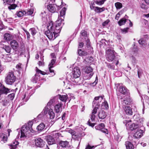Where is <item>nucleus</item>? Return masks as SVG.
Returning <instances> with one entry per match:
<instances>
[{
  "instance_id": "obj_1",
  "label": "nucleus",
  "mask_w": 149,
  "mask_h": 149,
  "mask_svg": "<svg viewBox=\"0 0 149 149\" xmlns=\"http://www.w3.org/2000/svg\"><path fill=\"white\" fill-rule=\"evenodd\" d=\"M56 24H54L52 21H50L47 24L48 30L45 32V34L48 38L50 40H54L58 35V34L61 31L62 24H64L62 21L63 19L58 18Z\"/></svg>"
},
{
  "instance_id": "obj_2",
  "label": "nucleus",
  "mask_w": 149,
  "mask_h": 149,
  "mask_svg": "<svg viewBox=\"0 0 149 149\" xmlns=\"http://www.w3.org/2000/svg\"><path fill=\"white\" fill-rule=\"evenodd\" d=\"M16 77L14 75L13 72L12 71L9 72L5 78L6 82L8 84L12 85L15 81Z\"/></svg>"
},
{
  "instance_id": "obj_3",
  "label": "nucleus",
  "mask_w": 149,
  "mask_h": 149,
  "mask_svg": "<svg viewBox=\"0 0 149 149\" xmlns=\"http://www.w3.org/2000/svg\"><path fill=\"white\" fill-rule=\"evenodd\" d=\"M144 132L143 130H138L133 136H129L128 139L129 140L134 141L136 143L135 139L140 138L143 135V133Z\"/></svg>"
},
{
  "instance_id": "obj_4",
  "label": "nucleus",
  "mask_w": 149,
  "mask_h": 149,
  "mask_svg": "<svg viewBox=\"0 0 149 149\" xmlns=\"http://www.w3.org/2000/svg\"><path fill=\"white\" fill-rule=\"evenodd\" d=\"M81 35L84 38L85 40L86 41V50H90L91 52L92 48L91 46L90 40L88 38L87 36V32L85 30H82L81 32Z\"/></svg>"
},
{
  "instance_id": "obj_5",
  "label": "nucleus",
  "mask_w": 149,
  "mask_h": 149,
  "mask_svg": "<svg viewBox=\"0 0 149 149\" xmlns=\"http://www.w3.org/2000/svg\"><path fill=\"white\" fill-rule=\"evenodd\" d=\"M32 130H30L27 127V125H23L22 127L21 130V135L20 138L26 137L28 134L30 132L33 133Z\"/></svg>"
},
{
  "instance_id": "obj_6",
  "label": "nucleus",
  "mask_w": 149,
  "mask_h": 149,
  "mask_svg": "<svg viewBox=\"0 0 149 149\" xmlns=\"http://www.w3.org/2000/svg\"><path fill=\"white\" fill-rule=\"evenodd\" d=\"M106 52L107 60L109 62L112 61L115 57L114 54V51L109 49L106 50Z\"/></svg>"
},
{
  "instance_id": "obj_7",
  "label": "nucleus",
  "mask_w": 149,
  "mask_h": 149,
  "mask_svg": "<svg viewBox=\"0 0 149 149\" xmlns=\"http://www.w3.org/2000/svg\"><path fill=\"white\" fill-rule=\"evenodd\" d=\"M61 8V6H58L55 4H49L47 6V8L49 11L52 13L57 12Z\"/></svg>"
},
{
  "instance_id": "obj_8",
  "label": "nucleus",
  "mask_w": 149,
  "mask_h": 149,
  "mask_svg": "<svg viewBox=\"0 0 149 149\" xmlns=\"http://www.w3.org/2000/svg\"><path fill=\"white\" fill-rule=\"evenodd\" d=\"M131 122V120L126 121V124L125 125L127 128H129L131 130H133L139 127L137 124L134 123L131 124L129 123L130 122Z\"/></svg>"
},
{
  "instance_id": "obj_9",
  "label": "nucleus",
  "mask_w": 149,
  "mask_h": 149,
  "mask_svg": "<svg viewBox=\"0 0 149 149\" xmlns=\"http://www.w3.org/2000/svg\"><path fill=\"white\" fill-rule=\"evenodd\" d=\"M85 72L87 74L86 76H88L87 79H90L93 75V73L92 72L93 69L90 66H87L85 68Z\"/></svg>"
},
{
  "instance_id": "obj_10",
  "label": "nucleus",
  "mask_w": 149,
  "mask_h": 149,
  "mask_svg": "<svg viewBox=\"0 0 149 149\" xmlns=\"http://www.w3.org/2000/svg\"><path fill=\"white\" fill-rule=\"evenodd\" d=\"M36 146L40 148L43 147L45 144V142L40 138H37L35 140Z\"/></svg>"
},
{
  "instance_id": "obj_11",
  "label": "nucleus",
  "mask_w": 149,
  "mask_h": 149,
  "mask_svg": "<svg viewBox=\"0 0 149 149\" xmlns=\"http://www.w3.org/2000/svg\"><path fill=\"white\" fill-rule=\"evenodd\" d=\"M46 139L47 143L49 146L57 143V141L55 139L50 135L46 136Z\"/></svg>"
},
{
  "instance_id": "obj_12",
  "label": "nucleus",
  "mask_w": 149,
  "mask_h": 149,
  "mask_svg": "<svg viewBox=\"0 0 149 149\" xmlns=\"http://www.w3.org/2000/svg\"><path fill=\"white\" fill-rule=\"evenodd\" d=\"M99 107L100 104H97L96 105V106L95 105L92 111L90 118L91 121L92 122L95 121V114L97 113V109H99Z\"/></svg>"
},
{
  "instance_id": "obj_13",
  "label": "nucleus",
  "mask_w": 149,
  "mask_h": 149,
  "mask_svg": "<svg viewBox=\"0 0 149 149\" xmlns=\"http://www.w3.org/2000/svg\"><path fill=\"white\" fill-rule=\"evenodd\" d=\"M72 74L73 77H79L81 74L80 70L78 67H75L73 70Z\"/></svg>"
},
{
  "instance_id": "obj_14",
  "label": "nucleus",
  "mask_w": 149,
  "mask_h": 149,
  "mask_svg": "<svg viewBox=\"0 0 149 149\" xmlns=\"http://www.w3.org/2000/svg\"><path fill=\"white\" fill-rule=\"evenodd\" d=\"M119 91L124 95H128L130 94L128 90L125 86H120L119 88Z\"/></svg>"
},
{
  "instance_id": "obj_15",
  "label": "nucleus",
  "mask_w": 149,
  "mask_h": 149,
  "mask_svg": "<svg viewBox=\"0 0 149 149\" xmlns=\"http://www.w3.org/2000/svg\"><path fill=\"white\" fill-rule=\"evenodd\" d=\"M62 105L61 104L59 103L56 104L55 106V111L56 113L57 116L59 115V113H61L62 111Z\"/></svg>"
},
{
  "instance_id": "obj_16",
  "label": "nucleus",
  "mask_w": 149,
  "mask_h": 149,
  "mask_svg": "<svg viewBox=\"0 0 149 149\" xmlns=\"http://www.w3.org/2000/svg\"><path fill=\"white\" fill-rule=\"evenodd\" d=\"M103 97L102 96H99L96 97H95L94 99L95 100L97 101H97L95 102V101H93V107H95V105L96 106V105L98 104L100 105V104L99 102L100 101L101 102V100H103Z\"/></svg>"
},
{
  "instance_id": "obj_17",
  "label": "nucleus",
  "mask_w": 149,
  "mask_h": 149,
  "mask_svg": "<svg viewBox=\"0 0 149 149\" xmlns=\"http://www.w3.org/2000/svg\"><path fill=\"white\" fill-rule=\"evenodd\" d=\"M10 89L5 87L4 86H3L1 88H0V95L2 94H7L10 92Z\"/></svg>"
},
{
  "instance_id": "obj_18",
  "label": "nucleus",
  "mask_w": 149,
  "mask_h": 149,
  "mask_svg": "<svg viewBox=\"0 0 149 149\" xmlns=\"http://www.w3.org/2000/svg\"><path fill=\"white\" fill-rule=\"evenodd\" d=\"M129 95H127V96L122 101V104L123 106H125L126 104H129L132 101V99Z\"/></svg>"
},
{
  "instance_id": "obj_19",
  "label": "nucleus",
  "mask_w": 149,
  "mask_h": 149,
  "mask_svg": "<svg viewBox=\"0 0 149 149\" xmlns=\"http://www.w3.org/2000/svg\"><path fill=\"white\" fill-rule=\"evenodd\" d=\"M123 108L125 114L127 115H132V111L131 108L129 106L123 107Z\"/></svg>"
},
{
  "instance_id": "obj_20",
  "label": "nucleus",
  "mask_w": 149,
  "mask_h": 149,
  "mask_svg": "<svg viewBox=\"0 0 149 149\" xmlns=\"http://www.w3.org/2000/svg\"><path fill=\"white\" fill-rule=\"evenodd\" d=\"M10 45L13 49L16 51L18 47V45L17 42L15 40H13L10 42Z\"/></svg>"
},
{
  "instance_id": "obj_21",
  "label": "nucleus",
  "mask_w": 149,
  "mask_h": 149,
  "mask_svg": "<svg viewBox=\"0 0 149 149\" xmlns=\"http://www.w3.org/2000/svg\"><path fill=\"white\" fill-rule=\"evenodd\" d=\"M2 58L3 60L6 62H9L12 61V59L10 54L6 55H3Z\"/></svg>"
},
{
  "instance_id": "obj_22",
  "label": "nucleus",
  "mask_w": 149,
  "mask_h": 149,
  "mask_svg": "<svg viewBox=\"0 0 149 149\" xmlns=\"http://www.w3.org/2000/svg\"><path fill=\"white\" fill-rule=\"evenodd\" d=\"M125 145L126 149H134V145L130 141H126L125 143Z\"/></svg>"
},
{
  "instance_id": "obj_23",
  "label": "nucleus",
  "mask_w": 149,
  "mask_h": 149,
  "mask_svg": "<svg viewBox=\"0 0 149 149\" xmlns=\"http://www.w3.org/2000/svg\"><path fill=\"white\" fill-rule=\"evenodd\" d=\"M59 145L63 148H65L69 147V142L67 141H61L59 143Z\"/></svg>"
},
{
  "instance_id": "obj_24",
  "label": "nucleus",
  "mask_w": 149,
  "mask_h": 149,
  "mask_svg": "<svg viewBox=\"0 0 149 149\" xmlns=\"http://www.w3.org/2000/svg\"><path fill=\"white\" fill-rule=\"evenodd\" d=\"M98 117L100 119H104L107 116V115L104 111L102 110L99 111L98 114Z\"/></svg>"
},
{
  "instance_id": "obj_25",
  "label": "nucleus",
  "mask_w": 149,
  "mask_h": 149,
  "mask_svg": "<svg viewBox=\"0 0 149 149\" xmlns=\"http://www.w3.org/2000/svg\"><path fill=\"white\" fill-rule=\"evenodd\" d=\"M0 46L1 47L4 49L7 53H9L10 52L11 48L9 46L4 45H1Z\"/></svg>"
},
{
  "instance_id": "obj_26",
  "label": "nucleus",
  "mask_w": 149,
  "mask_h": 149,
  "mask_svg": "<svg viewBox=\"0 0 149 149\" xmlns=\"http://www.w3.org/2000/svg\"><path fill=\"white\" fill-rule=\"evenodd\" d=\"M48 110V108L46 107L41 113L38 116V117L39 118L42 117L47 113Z\"/></svg>"
},
{
  "instance_id": "obj_27",
  "label": "nucleus",
  "mask_w": 149,
  "mask_h": 149,
  "mask_svg": "<svg viewBox=\"0 0 149 149\" xmlns=\"http://www.w3.org/2000/svg\"><path fill=\"white\" fill-rule=\"evenodd\" d=\"M58 96L59 99L61 101L65 102H66V100L68 98V95L67 94L64 95H59Z\"/></svg>"
},
{
  "instance_id": "obj_28",
  "label": "nucleus",
  "mask_w": 149,
  "mask_h": 149,
  "mask_svg": "<svg viewBox=\"0 0 149 149\" xmlns=\"http://www.w3.org/2000/svg\"><path fill=\"white\" fill-rule=\"evenodd\" d=\"M78 54L80 56H86L88 53L84 51H83L81 49H79L78 50Z\"/></svg>"
},
{
  "instance_id": "obj_29",
  "label": "nucleus",
  "mask_w": 149,
  "mask_h": 149,
  "mask_svg": "<svg viewBox=\"0 0 149 149\" xmlns=\"http://www.w3.org/2000/svg\"><path fill=\"white\" fill-rule=\"evenodd\" d=\"M105 8L104 7L102 8L96 6L95 9H94L95 11L98 13H100L105 10Z\"/></svg>"
},
{
  "instance_id": "obj_30",
  "label": "nucleus",
  "mask_w": 149,
  "mask_h": 149,
  "mask_svg": "<svg viewBox=\"0 0 149 149\" xmlns=\"http://www.w3.org/2000/svg\"><path fill=\"white\" fill-rule=\"evenodd\" d=\"M66 10V8L65 7L63 8L60 11V16L59 15L58 18L59 17L60 19H61V17H63L65 15Z\"/></svg>"
},
{
  "instance_id": "obj_31",
  "label": "nucleus",
  "mask_w": 149,
  "mask_h": 149,
  "mask_svg": "<svg viewBox=\"0 0 149 149\" xmlns=\"http://www.w3.org/2000/svg\"><path fill=\"white\" fill-rule=\"evenodd\" d=\"M14 142L13 144H9L8 145L10 146V149H15L17 147V145L18 144V143L17 141Z\"/></svg>"
},
{
  "instance_id": "obj_32",
  "label": "nucleus",
  "mask_w": 149,
  "mask_h": 149,
  "mask_svg": "<svg viewBox=\"0 0 149 149\" xmlns=\"http://www.w3.org/2000/svg\"><path fill=\"white\" fill-rule=\"evenodd\" d=\"M25 51V46L24 45H22L20 47V48L19 51L20 55H24V52Z\"/></svg>"
},
{
  "instance_id": "obj_33",
  "label": "nucleus",
  "mask_w": 149,
  "mask_h": 149,
  "mask_svg": "<svg viewBox=\"0 0 149 149\" xmlns=\"http://www.w3.org/2000/svg\"><path fill=\"white\" fill-rule=\"evenodd\" d=\"M102 109H107L109 108L108 104L106 101L103 102L101 105Z\"/></svg>"
},
{
  "instance_id": "obj_34",
  "label": "nucleus",
  "mask_w": 149,
  "mask_h": 149,
  "mask_svg": "<svg viewBox=\"0 0 149 149\" xmlns=\"http://www.w3.org/2000/svg\"><path fill=\"white\" fill-rule=\"evenodd\" d=\"M17 6V5L14 3H12L8 5V8L9 10L15 9Z\"/></svg>"
},
{
  "instance_id": "obj_35",
  "label": "nucleus",
  "mask_w": 149,
  "mask_h": 149,
  "mask_svg": "<svg viewBox=\"0 0 149 149\" xmlns=\"http://www.w3.org/2000/svg\"><path fill=\"white\" fill-rule=\"evenodd\" d=\"M45 125L43 123H41L37 127V130L38 131H42L45 128Z\"/></svg>"
},
{
  "instance_id": "obj_36",
  "label": "nucleus",
  "mask_w": 149,
  "mask_h": 149,
  "mask_svg": "<svg viewBox=\"0 0 149 149\" xmlns=\"http://www.w3.org/2000/svg\"><path fill=\"white\" fill-rule=\"evenodd\" d=\"M127 20L125 18H123L118 22V23L120 26H121L125 24Z\"/></svg>"
},
{
  "instance_id": "obj_37",
  "label": "nucleus",
  "mask_w": 149,
  "mask_h": 149,
  "mask_svg": "<svg viewBox=\"0 0 149 149\" xmlns=\"http://www.w3.org/2000/svg\"><path fill=\"white\" fill-rule=\"evenodd\" d=\"M48 114L51 119H53L54 118L55 115L52 109H50L49 110Z\"/></svg>"
},
{
  "instance_id": "obj_38",
  "label": "nucleus",
  "mask_w": 149,
  "mask_h": 149,
  "mask_svg": "<svg viewBox=\"0 0 149 149\" xmlns=\"http://www.w3.org/2000/svg\"><path fill=\"white\" fill-rule=\"evenodd\" d=\"M71 81L73 83H75L76 84H77L80 83V79L79 77H73L72 79H70Z\"/></svg>"
},
{
  "instance_id": "obj_39",
  "label": "nucleus",
  "mask_w": 149,
  "mask_h": 149,
  "mask_svg": "<svg viewBox=\"0 0 149 149\" xmlns=\"http://www.w3.org/2000/svg\"><path fill=\"white\" fill-rule=\"evenodd\" d=\"M29 31L31 33L33 36H34L37 32V30L35 28H33L30 29Z\"/></svg>"
},
{
  "instance_id": "obj_40",
  "label": "nucleus",
  "mask_w": 149,
  "mask_h": 149,
  "mask_svg": "<svg viewBox=\"0 0 149 149\" xmlns=\"http://www.w3.org/2000/svg\"><path fill=\"white\" fill-rule=\"evenodd\" d=\"M10 35L8 33H6L4 34V39L6 41H9L10 39Z\"/></svg>"
},
{
  "instance_id": "obj_41",
  "label": "nucleus",
  "mask_w": 149,
  "mask_h": 149,
  "mask_svg": "<svg viewBox=\"0 0 149 149\" xmlns=\"http://www.w3.org/2000/svg\"><path fill=\"white\" fill-rule=\"evenodd\" d=\"M139 44L141 45L142 46H144L146 45V44H145V41L143 38H141L138 41Z\"/></svg>"
},
{
  "instance_id": "obj_42",
  "label": "nucleus",
  "mask_w": 149,
  "mask_h": 149,
  "mask_svg": "<svg viewBox=\"0 0 149 149\" xmlns=\"http://www.w3.org/2000/svg\"><path fill=\"white\" fill-rule=\"evenodd\" d=\"M51 149H59V146L58 145V144L57 143H55L53 145H51Z\"/></svg>"
},
{
  "instance_id": "obj_43",
  "label": "nucleus",
  "mask_w": 149,
  "mask_h": 149,
  "mask_svg": "<svg viewBox=\"0 0 149 149\" xmlns=\"http://www.w3.org/2000/svg\"><path fill=\"white\" fill-rule=\"evenodd\" d=\"M115 6L117 9H119L122 7L123 5L121 3L119 2H117L115 3Z\"/></svg>"
},
{
  "instance_id": "obj_44",
  "label": "nucleus",
  "mask_w": 149,
  "mask_h": 149,
  "mask_svg": "<svg viewBox=\"0 0 149 149\" xmlns=\"http://www.w3.org/2000/svg\"><path fill=\"white\" fill-rule=\"evenodd\" d=\"M143 119L142 118H136V120L138 123V125H141L143 123Z\"/></svg>"
},
{
  "instance_id": "obj_45",
  "label": "nucleus",
  "mask_w": 149,
  "mask_h": 149,
  "mask_svg": "<svg viewBox=\"0 0 149 149\" xmlns=\"http://www.w3.org/2000/svg\"><path fill=\"white\" fill-rule=\"evenodd\" d=\"M27 10V12L25 11V13L27 15H31L33 13L34 9L33 8H31L30 9H28Z\"/></svg>"
},
{
  "instance_id": "obj_46",
  "label": "nucleus",
  "mask_w": 149,
  "mask_h": 149,
  "mask_svg": "<svg viewBox=\"0 0 149 149\" xmlns=\"http://www.w3.org/2000/svg\"><path fill=\"white\" fill-rule=\"evenodd\" d=\"M3 3L5 4L6 3L8 5L12 3H14L15 0H3Z\"/></svg>"
},
{
  "instance_id": "obj_47",
  "label": "nucleus",
  "mask_w": 149,
  "mask_h": 149,
  "mask_svg": "<svg viewBox=\"0 0 149 149\" xmlns=\"http://www.w3.org/2000/svg\"><path fill=\"white\" fill-rule=\"evenodd\" d=\"M38 79V76L35 74L34 76H33L32 78L31 79V81L34 83H36Z\"/></svg>"
},
{
  "instance_id": "obj_48",
  "label": "nucleus",
  "mask_w": 149,
  "mask_h": 149,
  "mask_svg": "<svg viewBox=\"0 0 149 149\" xmlns=\"http://www.w3.org/2000/svg\"><path fill=\"white\" fill-rule=\"evenodd\" d=\"M56 62V60L55 59H53L51 61V62L49 63L48 66L50 68H53L54 67V65L55 64Z\"/></svg>"
},
{
  "instance_id": "obj_49",
  "label": "nucleus",
  "mask_w": 149,
  "mask_h": 149,
  "mask_svg": "<svg viewBox=\"0 0 149 149\" xmlns=\"http://www.w3.org/2000/svg\"><path fill=\"white\" fill-rule=\"evenodd\" d=\"M33 124V122L32 121H31L29 122L27 124H25V125H27V127L30 130H32V131H33L34 132V130H33L32 128V127Z\"/></svg>"
},
{
  "instance_id": "obj_50",
  "label": "nucleus",
  "mask_w": 149,
  "mask_h": 149,
  "mask_svg": "<svg viewBox=\"0 0 149 149\" xmlns=\"http://www.w3.org/2000/svg\"><path fill=\"white\" fill-rule=\"evenodd\" d=\"M1 140L2 141H4V142H5V141H6L7 140V137L6 135L4 134H2V135L1 136Z\"/></svg>"
},
{
  "instance_id": "obj_51",
  "label": "nucleus",
  "mask_w": 149,
  "mask_h": 149,
  "mask_svg": "<svg viewBox=\"0 0 149 149\" xmlns=\"http://www.w3.org/2000/svg\"><path fill=\"white\" fill-rule=\"evenodd\" d=\"M1 103L3 106L6 107L7 106L9 103V101L6 100H3L2 101Z\"/></svg>"
},
{
  "instance_id": "obj_52",
  "label": "nucleus",
  "mask_w": 149,
  "mask_h": 149,
  "mask_svg": "<svg viewBox=\"0 0 149 149\" xmlns=\"http://www.w3.org/2000/svg\"><path fill=\"white\" fill-rule=\"evenodd\" d=\"M106 0H101L100 1H95V3L99 5H101L103 4L104 2L106 1Z\"/></svg>"
},
{
  "instance_id": "obj_53",
  "label": "nucleus",
  "mask_w": 149,
  "mask_h": 149,
  "mask_svg": "<svg viewBox=\"0 0 149 149\" xmlns=\"http://www.w3.org/2000/svg\"><path fill=\"white\" fill-rule=\"evenodd\" d=\"M105 127V125L103 123H101L98 125L97 126H95V128L96 130H97V129L102 128L101 127L103 128L104 127Z\"/></svg>"
},
{
  "instance_id": "obj_54",
  "label": "nucleus",
  "mask_w": 149,
  "mask_h": 149,
  "mask_svg": "<svg viewBox=\"0 0 149 149\" xmlns=\"http://www.w3.org/2000/svg\"><path fill=\"white\" fill-rule=\"evenodd\" d=\"M25 13V11H21L17 13V15L19 17H21L23 16Z\"/></svg>"
},
{
  "instance_id": "obj_55",
  "label": "nucleus",
  "mask_w": 149,
  "mask_h": 149,
  "mask_svg": "<svg viewBox=\"0 0 149 149\" xmlns=\"http://www.w3.org/2000/svg\"><path fill=\"white\" fill-rule=\"evenodd\" d=\"M137 73L138 77L140 78L143 73L142 70L141 69H138L137 71Z\"/></svg>"
},
{
  "instance_id": "obj_56",
  "label": "nucleus",
  "mask_w": 149,
  "mask_h": 149,
  "mask_svg": "<svg viewBox=\"0 0 149 149\" xmlns=\"http://www.w3.org/2000/svg\"><path fill=\"white\" fill-rule=\"evenodd\" d=\"M97 130H98L101 132H103L104 133L107 134L108 133V131L106 129L102 128L100 129H97Z\"/></svg>"
},
{
  "instance_id": "obj_57",
  "label": "nucleus",
  "mask_w": 149,
  "mask_h": 149,
  "mask_svg": "<svg viewBox=\"0 0 149 149\" xmlns=\"http://www.w3.org/2000/svg\"><path fill=\"white\" fill-rule=\"evenodd\" d=\"M129 28L127 27L123 29H121L122 33L124 34H125L128 32V30H129Z\"/></svg>"
},
{
  "instance_id": "obj_58",
  "label": "nucleus",
  "mask_w": 149,
  "mask_h": 149,
  "mask_svg": "<svg viewBox=\"0 0 149 149\" xmlns=\"http://www.w3.org/2000/svg\"><path fill=\"white\" fill-rule=\"evenodd\" d=\"M107 66L109 68L111 69L114 70V69L115 66L114 65H111V64L109 63H107Z\"/></svg>"
},
{
  "instance_id": "obj_59",
  "label": "nucleus",
  "mask_w": 149,
  "mask_h": 149,
  "mask_svg": "<svg viewBox=\"0 0 149 149\" xmlns=\"http://www.w3.org/2000/svg\"><path fill=\"white\" fill-rule=\"evenodd\" d=\"M23 30L26 33L27 37V38L28 40H30V34L29 32H28L26 30V29H23Z\"/></svg>"
},
{
  "instance_id": "obj_60",
  "label": "nucleus",
  "mask_w": 149,
  "mask_h": 149,
  "mask_svg": "<svg viewBox=\"0 0 149 149\" xmlns=\"http://www.w3.org/2000/svg\"><path fill=\"white\" fill-rule=\"evenodd\" d=\"M15 94L14 93H12L9 95L8 96V97L10 100H12L14 97Z\"/></svg>"
},
{
  "instance_id": "obj_61",
  "label": "nucleus",
  "mask_w": 149,
  "mask_h": 149,
  "mask_svg": "<svg viewBox=\"0 0 149 149\" xmlns=\"http://www.w3.org/2000/svg\"><path fill=\"white\" fill-rule=\"evenodd\" d=\"M36 68V72H39L40 73L43 75H45V74H47V73L44 71H41V70L38 69L37 67Z\"/></svg>"
},
{
  "instance_id": "obj_62",
  "label": "nucleus",
  "mask_w": 149,
  "mask_h": 149,
  "mask_svg": "<svg viewBox=\"0 0 149 149\" xmlns=\"http://www.w3.org/2000/svg\"><path fill=\"white\" fill-rule=\"evenodd\" d=\"M55 102L54 99H51L47 104V106H50Z\"/></svg>"
},
{
  "instance_id": "obj_63",
  "label": "nucleus",
  "mask_w": 149,
  "mask_h": 149,
  "mask_svg": "<svg viewBox=\"0 0 149 149\" xmlns=\"http://www.w3.org/2000/svg\"><path fill=\"white\" fill-rule=\"evenodd\" d=\"M13 20V19L12 17L7 18L5 20L6 22H12Z\"/></svg>"
},
{
  "instance_id": "obj_64",
  "label": "nucleus",
  "mask_w": 149,
  "mask_h": 149,
  "mask_svg": "<svg viewBox=\"0 0 149 149\" xmlns=\"http://www.w3.org/2000/svg\"><path fill=\"white\" fill-rule=\"evenodd\" d=\"M95 147L94 146H91L89 145L88 144L86 146V148L85 149H92L95 148Z\"/></svg>"
}]
</instances>
